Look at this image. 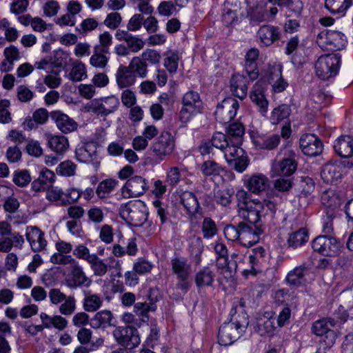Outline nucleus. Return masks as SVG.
<instances>
[{"mask_svg":"<svg viewBox=\"0 0 353 353\" xmlns=\"http://www.w3.org/2000/svg\"><path fill=\"white\" fill-rule=\"evenodd\" d=\"M234 322L224 323L220 327L218 341L221 345H230L235 342L245 331L248 325V317L245 313L238 315Z\"/></svg>","mask_w":353,"mask_h":353,"instance_id":"f257e3e1","label":"nucleus"},{"mask_svg":"<svg viewBox=\"0 0 353 353\" xmlns=\"http://www.w3.org/2000/svg\"><path fill=\"white\" fill-rule=\"evenodd\" d=\"M120 214L129 225L141 227L146 221L148 212L144 203L139 200L130 201L122 205L120 209Z\"/></svg>","mask_w":353,"mask_h":353,"instance_id":"f03ea898","label":"nucleus"},{"mask_svg":"<svg viewBox=\"0 0 353 353\" xmlns=\"http://www.w3.org/2000/svg\"><path fill=\"white\" fill-rule=\"evenodd\" d=\"M239 216L250 224L259 225L263 223L267 214L264 212V205L258 199L241 204Z\"/></svg>","mask_w":353,"mask_h":353,"instance_id":"7ed1b4c3","label":"nucleus"},{"mask_svg":"<svg viewBox=\"0 0 353 353\" xmlns=\"http://www.w3.org/2000/svg\"><path fill=\"white\" fill-rule=\"evenodd\" d=\"M340 62L341 57L338 54L321 56L315 63L316 75L323 80L336 76Z\"/></svg>","mask_w":353,"mask_h":353,"instance_id":"20e7f679","label":"nucleus"},{"mask_svg":"<svg viewBox=\"0 0 353 353\" xmlns=\"http://www.w3.org/2000/svg\"><path fill=\"white\" fill-rule=\"evenodd\" d=\"M113 336L119 344L131 350L141 343L139 333L134 326H119L113 331Z\"/></svg>","mask_w":353,"mask_h":353,"instance_id":"39448f33","label":"nucleus"},{"mask_svg":"<svg viewBox=\"0 0 353 353\" xmlns=\"http://www.w3.org/2000/svg\"><path fill=\"white\" fill-rule=\"evenodd\" d=\"M313 250L322 255L334 256L339 254L341 243L336 238L329 235H320L312 243Z\"/></svg>","mask_w":353,"mask_h":353,"instance_id":"423d86ee","label":"nucleus"},{"mask_svg":"<svg viewBox=\"0 0 353 353\" xmlns=\"http://www.w3.org/2000/svg\"><path fill=\"white\" fill-rule=\"evenodd\" d=\"M336 325V321L332 317L316 321L312 327V332L318 336H324L327 345H332L337 338L336 332L331 328Z\"/></svg>","mask_w":353,"mask_h":353,"instance_id":"0eeeda50","label":"nucleus"},{"mask_svg":"<svg viewBox=\"0 0 353 353\" xmlns=\"http://www.w3.org/2000/svg\"><path fill=\"white\" fill-rule=\"evenodd\" d=\"M239 243L245 247H251L258 243L260 235L263 232L261 224L253 225L245 221L239 223Z\"/></svg>","mask_w":353,"mask_h":353,"instance_id":"6e6552de","label":"nucleus"},{"mask_svg":"<svg viewBox=\"0 0 353 353\" xmlns=\"http://www.w3.org/2000/svg\"><path fill=\"white\" fill-rule=\"evenodd\" d=\"M294 153L292 150H281L273 163L274 169L280 174L290 176L296 170Z\"/></svg>","mask_w":353,"mask_h":353,"instance_id":"1a4fd4ad","label":"nucleus"},{"mask_svg":"<svg viewBox=\"0 0 353 353\" xmlns=\"http://www.w3.org/2000/svg\"><path fill=\"white\" fill-rule=\"evenodd\" d=\"M75 157L81 163L91 164L95 168L100 165V157L97 151V143L91 142L79 145L75 150Z\"/></svg>","mask_w":353,"mask_h":353,"instance_id":"9d476101","label":"nucleus"},{"mask_svg":"<svg viewBox=\"0 0 353 353\" xmlns=\"http://www.w3.org/2000/svg\"><path fill=\"white\" fill-rule=\"evenodd\" d=\"M239 106V102L234 98L225 99L216 107L214 113L216 120L222 123L230 122L235 117Z\"/></svg>","mask_w":353,"mask_h":353,"instance_id":"9b49d317","label":"nucleus"},{"mask_svg":"<svg viewBox=\"0 0 353 353\" xmlns=\"http://www.w3.org/2000/svg\"><path fill=\"white\" fill-rule=\"evenodd\" d=\"M344 175V165L341 161H330L323 165L321 176L326 183L336 185L340 183Z\"/></svg>","mask_w":353,"mask_h":353,"instance_id":"f8f14e48","label":"nucleus"},{"mask_svg":"<svg viewBox=\"0 0 353 353\" xmlns=\"http://www.w3.org/2000/svg\"><path fill=\"white\" fill-rule=\"evenodd\" d=\"M147 181L141 176L129 179L121 190L124 198L137 197L143 194L148 189Z\"/></svg>","mask_w":353,"mask_h":353,"instance_id":"ddd939ff","label":"nucleus"},{"mask_svg":"<svg viewBox=\"0 0 353 353\" xmlns=\"http://www.w3.org/2000/svg\"><path fill=\"white\" fill-rule=\"evenodd\" d=\"M300 148L307 156L319 155L323 149L321 140L314 134H303L299 141Z\"/></svg>","mask_w":353,"mask_h":353,"instance_id":"4468645a","label":"nucleus"},{"mask_svg":"<svg viewBox=\"0 0 353 353\" xmlns=\"http://www.w3.org/2000/svg\"><path fill=\"white\" fill-rule=\"evenodd\" d=\"M157 289L150 288L144 301H137L134 303V312L138 316L148 319V312H154L157 309Z\"/></svg>","mask_w":353,"mask_h":353,"instance_id":"2eb2a0df","label":"nucleus"},{"mask_svg":"<svg viewBox=\"0 0 353 353\" xmlns=\"http://www.w3.org/2000/svg\"><path fill=\"white\" fill-rule=\"evenodd\" d=\"M174 147V139L168 132H163L152 147L154 154L160 160L170 154Z\"/></svg>","mask_w":353,"mask_h":353,"instance_id":"dca6fc26","label":"nucleus"},{"mask_svg":"<svg viewBox=\"0 0 353 353\" xmlns=\"http://www.w3.org/2000/svg\"><path fill=\"white\" fill-rule=\"evenodd\" d=\"M321 201L325 208V213L330 217H335L337 210L342 203L340 195L334 190H328L322 194Z\"/></svg>","mask_w":353,"mask_h":353,"instance_id":"f3484780","label":"nucleus"},{"mask_svg":"<svg viewBox=\"0 0 353 353\" xmlns=\"http://www.w3.org/2000/svg\"><path fill=\"white\" fill-rule=\"evenodd\" d=\"M92 281L85 274L81 267L74 263L71 272L68 279H65L66 285L70 289H75L79 287H89Z\"/></svg>","mask_w":353,"mask_h":353,"instance_id":"a211bd4d","label":"nucleus"},{"mask_svg":"<svg viewBox=\"0 0 353 353\" xmlns=\"http://www.w3.org/2000/svg\"><path fill=\"white\" fill-rule=\"evenodd\" d=\"M26 236L34 252H40L45 248L47 241L44 233L37 226H28Z\"/></svg>","mask_w":353,"mask_h":353,"instance_id":"6ab92c4d","label":"nucleus"},{"mask_svg":"<svg viewBox=\"0 0 353 353\" xmlns=\"http://www.w3.org/2000/svg\"><path fill=\"white\" fill-rule=\"evenodd\" d=\"M317 38L325 39V43L332 46V50H341L345 48L347 43L346 37L342 32L336 30L321 32Z\"/></svg>","mask_w":353,"mask_h":353,"instance_id":"aec40b11","label":"nucleus"},{"mask_svg":"<svg viewBox=\"0 0 353 353\" xmlns=\"http://www.w3.org/2000/svg\"><path fill=\"white\" fill-rule=\"evenodd\" d=\"M246 188L252 193L259 194L270 187V180L261 173L254 174L245 181Z\"/></svg>","mask_w":353,"mask_h":353,"instance_id":"412c9836","label":"nucleus"},{"mask_svg":"<svg viewBox=\"0 0 353 353\" xmlns=\"http://www.w3.org/2000/svg\"><path fill=\"white\" fill-rule=\"evenodd\" d=\"M170 265L172 273L177 279L190 277L191 272V265L186 258L175 254L170 259Z\"/></svg>","mask_w":353,"mask_h":353,"instance_id":"4be33fe9","label":"nucleus"},{"mask_svg":"<svg viewBox=\"0 0 353 353\" xmlns=\"http://www.w3.org/2000/svg\"><path fill=\"white\" fill-rule=\"evenodd\" d=\"M50 116L63 133H70L77 128V123L65 114L59 111H54L50 113Z\"/></svg>","mask_w":353,"mask_h":353,"instance_id":"5701e85b","label":"nucleus"},{"mask_svg":"<svg viewBox=\"0 0 353 353\" xmlns=\"http://www.w3.org/2000/svg\"><path fill=\"white\" fill-rule=\"evenodd\" d=\"M335 152L343 158L353 157V137L349 135L339 137L334 144Z\"/></svg>","mask_w":353,"mask_h":353,"instance_id":"b1692460","label":"nucleus"},{"mask_svg":"<svg viewBox=\"0 0 353 353\" xmlns=\"http://www.w3.org/2000/svg\"><path fill=\"white\" fill-rule=\"evenodd\" d=\"M249 81L243 74L236 73L230 79V90L233 94L241 99L246 97Z\"/></svg>","mask_w":353,"mask_h":353,"instance_id":"393cba45","label":"nucleus"},{"mask_svg":"<svg viewBox=\"0 0 353 353\" xmlns=\"http://www.w3.org/2000/svg\"><path fill=\"white\" fill-rule=\"evenodd\" d=\"M257 37L265 46H270L275 41L279 39V29L274 26H262L257 32Z\"/></svg>","mask_w":353,"mask_h":353,"instance_id":"a878e982","label":"nucleus"},{"mask_svg":"<svg viewBox=\"0 0 353 353\" xmlns=\"http://www.w3.org/2000/svg\"><path fill=\"white\" fill-rule=\"evenodd\" d=\"M267 3L263 1L257 2L255 6L248 5V17L252 25L259 24L267 20Z\"/></svg>","mask_w":353,"mask_h":353,"instance_id":"bb28decb","label":"nucleus"},{"mask_svg":"<svg viewBox=\"0 0 353 353\" xmlns=\"http://www.w3.org/2000/svg\"><path fill=\"white\" fill-rule=\"evenodd\" d=\"M274 5L285 7L288 10L287 15L289 17L299 18L301 16L303 10V3L301 0H268Z\"/></svg>","mask_w":353,"mask_h":353,"instance_id":"cd10ccee","label":"nucleus"},{"mask_svg":"<svg viewBox=\"0 0 353 353\" xmlns=\"http://www.w3.org/2000/svg\"><path fill=\"white\" fill-rule=\"evenodd\" d=\"M116 81L120 88H125L134 85L137 79L128 65H119L116 72Z\"/></svg>","mask_w":353,"mask_h":353,"instance_id":"c85d7f7f","label":"nucleus"},{"mask_svg":"<svg viewBox=\"0 0 353 353\" xmlns=\"http://www.w3.org/2000/svg\"><path fill=\"white\" fill-rule=\"evenodd\" d=\"M180 203L190 216L199 212L200 205L195 194L190 191H185L180 195Z\"/></svg>","mask_w":353,"mask_h":353,"instance_id":"c756f323","label":"nucleus"},{"mask_svg":"<svg viewBox=\"0 0 353 353\" xmlns=\"http://www.w3.org/2000/svg\"><path fill=\"white\" fill-rule=\"evenodd\" d=\"M24 239L19 232H13L10 236L0 239V252H9L13 247L21 248Z\"/></svg>","mask_w":353,"mask_h":353,"instance_id":"7c9ffc66","label":"nucleus"},{"mask_svg":"<svg viewBox=\"0 0 353 353\" xmlns=\"http://www.w3.org/2000/svg\"><path fill=\"white\" fill-rule=\"evenodd\" d=\"M215 278V272L209 267L200 269L194 276V282L198 288L212 286Z\"/></svg>","mask_w":353,"mask_h":353,"instance_id":"2f4dec72","label":"nucleus"},{"mask_svg":"<svg viewBox=\"0 0 353 353\" xmlns=\"http://www.w3.org/2000/svg\"><path fill=\"white\" fill-rule=\"evenodd\" d=\"M112 320L113 315L110 310H101L95 314L91 319L90 325L94 329L99 327L105 328L108 326L114 325V323L112 322Z\"/></svg>","mask_w":353,"mask_h":353,"instance_id":"473e14b6","label":"nucleus"},{"mask_svg":"<svg viewBox=\"0 0 353 353\" xmlns=\"http://www.w3.org/2000/svg\"><path fill=\"white\" fill-rule=\"evenodd\" d=\"M352 0H325V6L333 14L343 16Z\"/></svg>","mask_w":353,"mask_h":353,"instance_id":"72a5a7b5","label":"nucleus"},{"mask_svg":"<svg viewBox=\"0 0 353 353\" xmlns=\"http://www.w3.org/2000/svg\"><path fill=\"white\" fill-rule=\"evenodd\" d=\"M48 145L56 153L62 154L68 150L69 142L64 136L49 135L48 137Z\"/></svg>","mask_w":353,"mask_h":353,"instance_id":"f704fd0d","label":"nucleus"},{"mask_svg":"<svg viewBox=\"0 0 353 353\" xmlns=\"http://www.w3.org/2000/svg\"><path fill=\"white\" fill-rule=\"evenodd\" d=\"M129 68L134 75L135 78H145L148 74V63L141 59L140 57H134L130 61Z\"/></svg>","mask_w":353,"mask_h":353,"instance_id":"c9c22d12","label":"nucleus"},{"mask_svg":"<svg viewBox=\"0 0 353 353\" xmlns=\"http://www.w3.org/2000/svg\"><path fill=\"white\" fill-rule=\"evenodd\" d=\"M182 105L201 112L202 101L199 94L194 90L187 92L182 98Z\"/></svg>","mask_w":353,"mask_h":353,"instance_id":"e433bc0d","label":"nucleus"},{"mask_svg":"<svg viewBox=\"0 0 353 353\" xmlns=\"http://www.w3.org/2000/svg\"><path fill=\"white\" fill-rule=\"evenodd\" d=\"M4 56L6 59L1 63V70L8 72L12 68L13 61L19 59V52L15 46H10L4 50Z\"/></svg>","mask_w":353,"mask_h":353,"instance_id":"4c0bfd02","label":"nucleus"},{"mask_svg":"<svg viewBox=\"0 0 353 353\" xmlns=\"http://www.w3.org/2000/svg\"><path fill=\"white\" fill-rule=\"evenodd\" d=\"M281 141V137L279 134H272L259 137L255 140V145L263 150H272L276 148Z\"/></svg>","mask_w":353,"mask_h":353,"instance_id":"58836bf2","label":"nucleus"},{"mask_svg":"<svg viewBox=\"0 0 353 353\" xmlns=\"http://www.w3.org/2000/svg\"><path fill=\"white\" fill-rule=\"evenodd\" d=\"M90 259L89 263L95 276H103L107 273L110 265L105 263L104 260L101 259L95 254H92Z\"/></svg>","mask_w":353,"mask_h":353,"instance_id":"ea45409f","label":"nucleus"},{"mask_svg":"<svg viewBox=\"0 0 353 353\" xmlns=\"http://www.w3.org/2000/svg\"><path fill=\"white\" fill-rule=\"evenodd\" d=\"M252 101L259 108L261 113H265L268 110V102L265 97L262 89L256 85L250 96Z\"/></svg>","mask_w":353,"mask_h":353,"instance_id":"a19ab883","label":"nucleus"},{"mask_svg":"<svg viewBox=\"0 0 353 353\" xmlns=\"http://www.w3.org/2000/svg\"><path fill=\"white\" fill-rule=\"evenodd\" d=\"M202 174L205 176H219L223 171V168L213 160L205 161L200 166Z\"/></svg>","mask_w":353,"mask_h":353,"instance_id":"79ce46f5","label":"nucleus"},{"mask_svg":"<svg viewBox=\"0 0 353 353\" xmlns=\"http://www.w3.org/2000/svg\"><path fill=\"white\" fill-rule=\"evenodd\" d=\"M226 162L229 167L232 169H234L235 171L241 173L243 172L248 166L249 160L246 154L242 155V157L237 155L235 157H231V159H225Z\"/></svg>","mask_w":353,"mask_h":353,"instance_id":"37998d69","label":"nucleus"},{"mask_svg":"<svg viewBox=\"0 0 353 353\" xmlns=\"http://www.w3.org/2000/svg\"><path fill=\"white\" fill-rule=\"evenodd\" d=\"M308 240V235L306 230L303 228L292 233L288 239L290 247L296 248L303 245Z\"/></svg>","mask_w":353,"mask_h":353,"instance_id":"c03bdc74","label":"nucleus"},{"mask_svg":"<svg viewBox=\"0 0 353 353\" xmlns=\"http://www.w3.org/2000/svg\"><path fill=\"white\" fill-rule=\"evenodd\" d=\"M203 241L200 237L192 239L190 245V252L196 265L201 262V254L203 252Z\"/></svg>","mask_w":353,"mask_h":353,"instance_id":"a18cd8bd","label":"nucleus"},{"mask_svg":"<svg viewBox=\"0 0 353 353\" xmlns=\"http://www.w3.org/2000/svg\"><path fill=\"white\" fill-rule=\"evenodd\" d=\"M244 127L240 123H231L227 130L228 137L233 141H236V143H242V137L244 134Z\"/></svg>","mask_w":353,"mask_h":353,"instance_id":"49530a36","label":"nucleus"},{"mask_svg":"<svg viewBox=\"0 0 353 353\" xmlns=\"http://www.w3.org/2000/svg\"><path fill=\"white\" fill-rule=\"evenodd\" d=\"M118 181L114 179H106L97 186L96 194L100 199L105 198L117 185Z\"/></svg>","mask_w":353,"mask_h":353,"instance_id":"de8ad7c7","label":"nucleus"},{"mask_svg":"<svg viewBox=\"0 0 353 353\" xmlns=\"http://www.w3.org/2000/svg\"><path fill=\"white\" fill-rule=\"evenodd\" d=\"M31 180L32 177L27 170H17L13 173V183L19 187L27 186Z\"/></svg>","mask_w":353,"mask_h":353,"instance_id":"09e8293b","label":"nucleus"},{"mask_svg":"<svg viewBox=\"0 0 353 353\" xmlns=\"http://www.w3.org/2000/svg\"><path fill=\"white\" fill-rule=\"evenodd\" d=\"M107 54L94 48V53L90 59V63L95 68H105L109 61V58L106 56Z\"/></svg>","mask_w":353,"mask_h":353,"instance_id":"8fccbe9b","label":"nucleus"},{"mask_svg":"<svg viewBox=\"0 0 353 353\" xmlns=\"http://www.w3.org/2000/svg\"><path fill=\"white\" fill-rule=\"evenodd\" d=\"M305 268L304 267H296L293 270L290 271L287 276V281L290 285H300L304 282V272Z\"/></svg>","mask_w":353,"mask_h":353,"instance_id":"3c124183","label":"nucleus"},{"mask_svg":"<svg viewBox=\"0 0 353 353\" xmlns=\"http://www.w3.org/2000/svg\"><path fill=\"white\" fill-rule=\"evenodd\" d=\"M201 232L204 238H212L217 233V226L215 222L210 217H205L202 222Z\"/></svg>","mask_w":353,"mask_h":353,"instance_id":"603ef678","label":"nucleus"},{"mask_svg":"<svg viewBox=\"0 0 353 353\" xmlns=\"http://www.w3.org/2000/svg\"><path fill=\"white\" fill-rule=\"evenodd\" d=\"M275 327L274 323L270 319H261L256 323L254 327L256 332L261 336L272 334L274 331Z\"/></svg>","mask_w":353,"mask_h":353,"instance_id":"864d4df0","label":"nucleus"},{"mask_svg":"<svg viewBox=\"0 0 353 353\" xmlns=\"http://www.w3.org/2000/svg\"><path fill=\"white\" fill-rule=\"evenodd\" d=\"M291 112V109L288 105L282 104L274 108L272 112L271 119L273 123H278L281 121L288 118Z\"/></svg>","mask_w":353,"mask_h":353,"instance_id":"5fc2aeb1","label":"nucleus"},{"mask_svg":"<svg viewBox=\"0 0 353 353\" xmlns=\"http://www.w3.org/2000/svg\"><path fill=\"white\" fill-rule=\"evenodd\" d=\"M102 301L96 294H87L83 301V308L87 312H94L100 307Z\"/></svg>","mask_w":353,"mask_h":353,"instance_id":"6e6d98bb","label":"nucleus"},{"mask_svg":"<svg viewBox=\"0 0 353 353\" xmlns=\"http://www.w3.org/2000/svg\"><path fill=\"white\" fill-rule=\"evenodd\" d=\"M241 143H236V141L230 140V144L224 150L225 159H231V157H235V156L242 157L245 154V151L241 148Z\"/></svg>","mask_w":353,"mask_h":353,"instance_id":"4d7b16f0","label":"nucleus"},{"mask_svg":"<svg viewBox=\"0 0 353 353\" xmlns=\"http://www.w3.org/2000/svg\"><path fill=\"white\" fill-rule=\"evenodd\" d=\"M230 140L226 134L216 132L213 134L210 141L214 148L223 152L226 147L228 146V144H230Z\"/></svg>","mask_w":353,"mask_h":353,"instance_id":"13d9d810","label":"nucleus"},{"mask_svg":"<svg viewBox=\"0 0 353 353\" xmlns=\"http://www.w3.org/2000/svg\"><path fill=\"white\" fill-rule=\"evenodd\" d=\"M99 23L94 18H87L82 21L79 27L76 28L77 31L80 34L85 35L89 32H91L99 26Z\"/></svg>","mask_w":353,"mask_h":353,"instance_id":"bf43d9fd","label":"nucleus"},{"mask_svg":"<svg viewBox=\"0 0 353 353\" xmlns=\"http://www.w3.org/2000/svg\"><path fill=\"white\" fill-rule=\"evenodd\" d=\"M141 59L148 64L158 65L161 61V56L158 51L154 49H146L142 52Z\"/></svg>","mask_w":353,"mask_h":353,"instance_id":"052dcab7","label":"nucleus"},{"mask_svg":"<svg viewBox=\"0 0 353 353\" xmlns=\"http://www.w3.org/2000/svg\"><path fill=\"white\" fill-rule=\"evenodd\" d=\"M63 301L59 306V312L65 316L71 315L76 309V301L74 296H68Z\"/></svg>","mask_w":353,"mask_h":353,"instance_id":"680f3d73","label":"nucleus"},{"mask_svg":"<svg viewBox=\"0 0 353 353\" xmlns=\"http://www.w3.org/2000/svg\"><path fill=\"white\" fill-rule=\"evenodd\" d=\"M76 168L77 165L72 161H65L59 165L57 172L61 176H71L74 175Z\"/></svg>","mask_w":353,"mask_h":353,"instance_id":"e2e57ef3","label":"nucleus"},{"mask_svg":"<svg viewBox=\"0 0 353 353\" xmlns=\"http://www.w3.org/2000/svg\"><path fill=\"white\" fill-rule=\"evenodd\" d=\"M112 42V37L108 32H104L99 35V45L94 48H97L102 52L110 53V46Z\"/></svg>","mask_w":353,"mask_h":353,"instance_id":"0e129e2a","label":"nucleus"},{"mask_svg":"<svg viewBox=\"0 0 353 353\" xmlns=\"http://www.w3.org/2000/svg\"><path fill=\"white\" fill-rule=\"evenodd\" d=\"M70 79L73 81H81L86 75V70L85 65L82 63H79L74 65L70 74Z\"/></svg>","mask_w":353,"mask_h":353,"instance_id":"69168bd1","label":"nucleus"},{"mask_svg":"<svg viewBox=\"0 0 353 353\" xmlns=\"http://www.w3.org/2000/svg\"><path fill=\"white\" fill-rule=\"evenodd\" d=\"M125 43H127L129 51L132 52H138L143 49L145 46V42L142 39L133 36L132 34L128 37Z\"/></svg>","mask_w":353,"mask_h":353,"instance_id":"338daca9","label":"nucleus"},{"mask_svg":"<svg viewBox=\"0 0 353 353\" xmlns=\"http://www.w3.org/2000/svg\"><path fill=\"white\" fill-rule=\"evenodd\" d=\"M179 57L176 52H168L167 57L164 59V66L170 73L176 72L178 68Z\"/></svg>","mask_w":353,"mask_h":353,"instance_id":"774afa93","label":"nucleus"}]
</instances>
